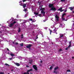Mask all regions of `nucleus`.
<instances>
[{
  "mask_svg": "<svg viewBox=\"0 0 74 74\" xmlns=\"http://www.w3.org/2000/svg\"><path fill=\"white\" fill-rule=\"evenodd\" d=\"M65 21H67V20H65Z\"/></svg>",
  "mask_w": 74,
  "mask_h": 74,
  "instance_id": "56",
  "label": "nucleus"
},
{
  "mask_svg": "<svg viewBox=\"0 0 74 74\" xmlns=\"http://www.w3.org/2000/svg\"><path fill=\"white\" fill-rule=\"evenodd\" d=\"M72 13H74V11L72 12Z\"/></svg>",
  "mask_w": 74,
  "mask_h": 74,
  "instance_id": "54",
  "label": "nucleus"
},
{
  "mask_svg": "<svg viewBox=\"0 0 74 74\" xmlns=\"http://www.w3.org/2000/svg\"><path fill=\"white\" fill-rule=\"evenodd\" d=\"M5 66H8V67H10V65H9V64H8L5 63Z\"/></svg>",
  "mask_w": 74,
  "mask_h": 74,
  "instance_id": "26",
  "label": "nucleus"
},
{
  "mask_svg": "<svg viewBox=\"0 0 74 74\" xmlns=\"http://www.w3.org/2000/svg\"><path fill=\"white\" fill-rule=\"evenodd\" d=\"M55 18L56 19H59V17L57 15V14L56 15Z\"/></svg>",
  "mask_w": 74,
  "mask_h": 74,
  "instance_id": "17",
  "label": "nucleus"
},
{
  "mask_svg": "<svg viewBox=\"0 0 74 74\" xmlns=\"http://www.w3.org/2000/svg\"><path fill=\"white\" fill-rule=\"evenodd\" d=\"M7 50L8 51H10L9 50V49H8V48H7Z\"/></svg>",
  "mask_w": 74,
  "mask_h": 74,
  "instance_id": "42",
  "label": "nucleus"
},
{
  "mask_svg": "<svg viewBox=\"0 0 74 74\" xmlns=\"http://www.w3.org/2000/svg\"><path fill=\"white\" fill-rule=\"evenodd\" d=\"M20 45L21 47H23V43H22L20 44Z\"/></svg>",
  "mask_w": 74,
  "mask_h": 74,
  "instance_id": "27",
  "label": "nucleus"
},
{
  "mask_svg": "<svg viewBox=\"0 0 74 74\" xmlns=\"http://www.w3.org/2000/svg\"><path fill=\"white\" fill-rule=\"evenodd\" d=\"M17 44H18V42L16 43V45H17Z\"/></svg>",
  "mask_w": 74,
  "mask_h": 74,
  "instance_id": "45",
  "label": "nucleus"
},
{
  "mask_svg": "<svg viewBox=\"0 0 74 74\" xmlns=\"http://www.w3.org/2000/svg\"><path fill=\"white\" fill-rule=\"evenodd\" d=\"M54 73H55L56 74H57L58 73V71H56V70H55L54 71Z\"/></svg>",
  "mask_w": 74,
  "mask_h": 74,
  "instance_id": "16",
  "label": "nucleus"
},
{
  "mask_svg": "<svg viewBox=\"0 0 74 74\" xmlns=\"http://www.w3.org/2000/svg\"><path fill=\"white\" fill-rule=\"evenodd\" d=\"M52 66H55V65L53 64H52Z\"/></svg>",
  "mask_w": 74,
  "mask_h": 74,
  "instance_id": "46",
  "label": "nucleus"
},
{
  "mask_svg": "<svg viewBox=\"0 0 74 74\" xmlns=\"http://www.w3.org/2000/svg\"><path fill=\"white\" fill-rule=\"evenodd\" d=\"M14 64H15L16 66H20V64L19 63L15 62Z\"/></svg>",
  "mask_w": 74,
  "mask_h": 74,
  "instance_id": "11",
  "label": "nucleus"
},
{
  "mask_svg": "<svg viewBox=\"0 0 74 74\" xmlns=\"http://www.w3.org/2000/svg\"><path fill=\"white\" fill-rule=\"evenodd\" d=\"M53 68V67L52 66H51L50 67V70H51V69H52V68Z\"/></svg>",
  "mask_w": 74,
  "mask_h": 74,
  "instance_id": "30",
  "label": "nucleus"
},
{
  "mask_svg": "<svg viewBox=\"0 0 74 74\" xmlns=\"http://www.w3.org/2000/svg\"><path fill=\"white\" fill-rule=\"evenodd\" d=\"M38 35H37L36 36V39H37V38H38Z\"/></svg>",
  "mask_w": 74,
  "mask_h": 74,
  "instance_id": "38",
  "label": "nucleus"
},
{
  "mask_svg": "<svg viewBox=\"0 0 74 74\" xmlns=\"http://www.w3.org/2000/svg\"><path fill=\"white\" fill-rule=\"evenodd\" d=\"M3 32V31L1 30L0 31V33H1H1H2Z\"/></svg>",
  "mask_w": 74,
  "mask_h": 74,
  "instance_id": "36",
  "label": "nucleus"
},
{
  "mask_svg": "<svg viewBox=\"0 0 74 74\" xmlns=\"http://www.w3.org/2000/svg\"><path fill=\"white\" fill-rule=\"evenodd\" d=\"M18 32H21V28H18Z\"/></svg>",
  "mask_w": 74,
  "mask_h": 74,
  "instance_id": "23",
  "label": "nucleus"
},
{
  "mask_svg": "<svg viewBox=\"0 0 74 74\" xmlns=\"http://www.w3.org/2000/svg\"><path fill=\"white\" fill-rule=\"evenodd\" d=\"M41 13L42 15H43V16H45V12L44 11H41Z\"/></svg>",
  "mask_w": 74,
  "mask_h": 74,
  "instance_id": "9",
  "label": "nucleus"
},
{
  "mask_svg": "<svg viewBox=\"0 0 74 74\" xmlns=\"http://www.w3.org/2000/svg\"><path fill=\"white\" fill-rule=\"evenodd\" d=\"M65 0H61V2H63V1H65Z\"/></svg>",
  "mask_w": 74,
  "mask_h": 74,
  "instance_id": "33",
  "label": "nucleus"
},
{
  "mask_svg": "<svg viewBox=\"0 0 74 74\" xmlns=\"http://www.w3.org/2000/svg\"><path fill=\"white\" fill-rule=\"evenodd\" d=\"M69 8V9H70V10H71V11H73V9H74V8L73 7H71Z\"/></svg>",
  "mask_w": 74,
  "mask_h": 74,
  "instance_id": "13",
  "label": "nucleus"
},
{
  "mask_svg": "<svg viewBox=\"0 0 74 74\" xmlns=\"http://www.w3.org/2000/svg\"><path fill=\"white\" fill-rule=\"evenodd\" d=\"M25 18H26V14H25Z\"/></svg>",
  "mask_w": 74,
  "mask_h": 74,
  "instance_id": "49",
  "label": "nucleus"
},
{
  "mask_svg": "<svg viewBox=\"0 0 74 74\" xmlns=\"http://www.w3.org/2000/svg\"><path fill=\"white\" fill-rule=\"evenodd\" d=\"M29 63L30 64H32V62H33V60H29Z\"/></svg>",
  "mask_w": 74,
  "mask_h": 74,
  "instance_id": "14",
  "label": "nucleus"
},
{
  "mask_svg": "<svg viewBox=\"0 0 74 74\" xmlns=\"http://www.w3.org/2000/svg\"><path fill=\"white\" fill-rule=\"evenodd\" d=\"M33 71V69H31L29 70H28L27 71V72H24L23 74H29V72H30V71Z\"/></svg>",
  "mask_w": 74,
  "mask_h": 74,
  "instance_id": "1",
  "label": "nucleus"
},
{
  "mask_svg": "<svg viewBox=\"0 0 74 74\" xmlns=\"http://www.w3.org/2000/svg\"><path fill=\"white\" fill-rule=\"evenodd\" d=\"M56 20L57 21H59V18H57Z\"/></svg>",
  "mask_w": 74,
  "mask_h": 74,
  "instance_id": "41",
  "label": "nucleus"
},
{
  "mask_svg": "<svg viewBox=\"0 0 74 74\" xmlns=\"http://www.w3.org/2000/svg\"><path fill=\"white\" fill-rule=\"evenodd\" d=\"M12 43H13V44H15V43H14V42H12Z\"/></svg>",
  "mask_w": 74,
  "mask_h": 74,
  "instance_id": "51",
  "label": "nucleus"
},
{
  "mask_svg": "<svg viewBox=\"0 0 74 74\" xmlns=\"http://www.w3.org/2000/svg\"><path fill=\"white\" fill-rule=\"evenodd\" d=\"M26 5H27V4L26 3L23 4V5H22V6L23 7V8H25L26 7Z\"/></svg>",
  "mask_w": 74,
  "mask_h": 74,
  "instance_id": "10",
  "label": "nucleus"
},
{
  "mask_svg": "<svg viewBox=\"0 0 74 74\" xmlns=\"http://www.w3.org/2000/svg\"><path fill=\"white\" fill-rule=\"evenodd\" d=\"M72 59H74V57H72Z\"/></svg>",
  "mask_w": 74,
  "mask_h": 74,
  "instance_id": "50",
  "label": "nucleus"
},
{
  "mask_svg": "<svg viewBox=\"0 0 74 74\" xmlns=\"http://www.w3.org/2000/svg\"><path fill=\"white\" fill-rule=\"evenodd\" d=\"M59 69V67H58V66H56L55 67V68L54 69V70H58V69Z\"/></svg>",
  "mask_w": 74,
  "mask_h": 74,
  "instance_id": "15",
  "label": "nucleus"
},
{
  "mask_svg": "<svg viewBox=\"0 0 74 74\" xmlns=\"http://www.w3.org/2000/svg\"><path fill=\"white\" fill-rule=\"evenodd\" d=\"M0 74H4V73L3 72H0Z\"/></svg>",
  "mask_w": 74,
  "mask_h": 74,
  "instance_id": "40",
  "label": "nucleus"
},
{
  "mask_svg": "<svg viewBox=\"0 0 74 74\" xmlns=\"http://www.w3.org/2000/svg\"><path fill=\"white\" fill-rule=\"evenodd\" d=\"M67 72H70L71 71L70 70H67Z\"/></svg>",
  "mask_w": 74,
  "mask_h": 74,
  "instance_id": "31",
  "label": "nucleus"
},
{
  "mask_svg": "<svg viewBox=\"0 0 74 74\" xmlns=\"http://www.w3.org/2000/svg\"><path fill=\"white\" fill-rule=\"evenodd\" d=\"M12 59V58H9V59L10 60H11Z\"/></svg>",
  "mask_w": 74,
  "mask_h": 74,
  "instance_id": "44",
  "label": "nucleus"
},
{
  "mask_svg": "<svg viewBox=\"0 0 74 74\" xmlns=\"http://www.w3.org/2000/svg\"><path fill=\"white\" fill-rule=\"evenodd\" d=\"M56 8L53 6V7L51 8L50 11H56Z\"/></svg>",
  "mask_w": 74,
  "mask_h": 74,
  "instance_id": "3",
  "label": "nucleus"
},
{
  "mask_svg": "<svg viewBox=\"0 0 74 74\" xmlns=\"http://www.w3.org/2000/svg\"><path fill=\"white\" fill-rule=\"evenodd\" d=\"M42 61H40V62L41 63H42Z\"/></svg>",
  "mask_w": 74,
  "mask_h": 74,
  "instance_id": "52",
  "label": "nucleus"
},
{
  "mask_svg": "<svg viewBox=\"0 0 74 74\" xmlns=\"http://www.w3.org/2000/svg\"><path fill=\"white\" fill-rule=\"evenodd\" d=\"M58 11H60V12H62L63 11H64V10H62V8L61 7L58 10Z\"/></svg>",
  "mask_w": 74,
  "mask_h": 74,
  "instance_id": "7",
  "label": "nucleus"
},
{
  "mask_svg": "<svg viewBox=\"0 0 74 74\" xmlns=\"http://www.w3.org/2000/svg\"><path fill=\"white\" fill-rule=\"evenodd\" d=\"M49 8H52L53 7V4H49Z\"/></svg>",
  "mask_w": 74,
  "mask_h": 74,
  "instance_id": "8",
  "label": "nucleus"
},
{
  "mask_svg": "<svg viewBox=\"0 0 74 74\" xmlns=\"http://www.w3.org/2000/svg\"><path fill=\"white\" fill-rule=\"evenodd\" d=\"M26 67H29V66L27 65L26 66Z\"/></svg>",
  "mask_w": 74,
  "mask_h": 74,
  "instance_id": "47",
  "label": "nucleus"
},
{
  "mask_svg": "<svg viewBox=\"0 0 74 74\" xmlns=\"http://www.w3.org/2000/svg\"><path fill=\"white\" fill-rule=\"evenodd\" d=\"M49 31L50 32V34H51V33L52 32V30H50Z\"/></svg>",
  "mask_w": 74,
  "mask_h": 74,
  "instance_id": "28",
  "label": "nucleus"
},
{
  "mask_svg": "<svg viewBox=\"0 0 74 74\" xmlns=\"http://www.w3.org/2000/svg\"><path fill=\"white\" fill-rule=\"evenodd\" d=\"M69 48H70V47H67L65 49V50H68V49H69Z\"/></svg>",
  "mask_w": 74,
  "mask_h": 74,
  "instance_id": "29",
  "label": "nucleus"
},
{
  "mask_svg": "<svg viewBox=\"0 0 74 74\" xmlns=\"http://www.w3.org/2000/svg\"><path fill=\"white\" fill-rule=\"evenodd\" d=\"M31 49L30 48L29 49Z\"/></svg>",
  "mask_w": 74,
  "mask_h": 74,
  "instance_id": "55",
  "label": "nucleus"
},
{
  "mask_svg": "<svg viewBox=\"0 0 74 74\" xmlns=\"http://www.w3.org/2000/svg\"><path fill=\"white\" fill-rule=\"evenodd\" d=\"M39 16H41V14H40L39 15H38Z\"/></svg>",
  "mask_w": 74,
  "mask_h": 74,
  "instance_id": "48",
  "label": "nucleus"
},
{
  "mask_svg": "<svg viewBox=\"0 0 74 74\" xmlns=\"http://www.w3.org/2000/svg\"><path fill=\"white\" fill-rule=\"evenodd\" d=\"M32 46V45L29 44L26 47L27 48H31Z\"/></svg>",
  "mask_w": 74,
  "mask_h": 74,
  "instance_id": "6",
  "label": "nucleus"
},
{
  "mask_svg": "<svg viewBox=\"0 0 74 74\" xmlns=\"http://www.w3.org/2000/svg\"><path fill=\"white\" fill-rule=\"evenodd\" d=\"M21 36V38L22 39V38H23V35L22 34Z\"/></svg>",
  "mask_w": 74,
  "mask_h": 74,
  "instance_id": "25",
  "label": "nucleus"
},
{
  "mask_svg": "<svg viewBox=\"0 0 74 74\" xmlns=\"http://www.w3.org/2000/svg\"><path fill=\"white\" fill-rule=\"evenodd\" d=\"M17 16H18V15H17Z\"/></svg>",
  "mask_w": 74,
  "mask_h": 74,
  "instance_id": "59",
  "label": "nucleus"
},
{
  "mask_svg": "<svg viewBox=\"0 0 74 74\" xmlns=\"http://www.w3.org/2000/svg\"><path fill=\"white\" fill-rule=\"evenodd\" d=\"M24 11L25 12H26V11H27V9H24Z\"/></svg>",
  "mask_w": 74,
  "mask_h": 74,
  "instance_id": "35",
  "label": "nucleus"
},
{
  "mask_svg": "<svg viewBox=\"0 0 74 74\" xmlns=\"http://www.w3.org/2000/svg\"><path fill=\"white\" fill-rule=\"evenodd\" d=\"M8 74H10L9 73H8Z\"/></svg>",
  "mask_w": 74,
  "mask_h": 74,
  "instance_id": "58",
  "label": "nucleus"
},
{
  "mask_svg": "<svg viewBox=\"0 0 74 74\" xmlns=\"http://www.w3.org/2000/svg\"><path fill=\"white\" fill-rule=\"evenodd\" d=\"M13 70H11V71H13Z\"/></svg>",
  "mask_w": 74,
  "mask_h": 74,
  "instance_id": "53",
  "label": "nucleus"
},
{
  "mask_svg": "<svg viewBox=\"0 0 74 74\" xmlns=\"http://www.w3.org/2000/svg\"><path fill=\"white\" fill-rule=\"evenodd\" d=\"M23 2H25V1H26V0H23Z\"/></svg>",
  "mask_w": 74,
  "mask_h": 74,
  "instance_id": "39",
  "label": "nucleus"
},
{
  "mask_svg": "<svg viewBox=\"0 0 74 74\" xmlns=\"http://www.w3.org/2000/svg\"><path fill=\"white\" fill-rule=\"evenodd\" d=\"M62 19H63V21H64V20H65V18H63V17H62Z\"/></svg>",
  "mask_w": 74,
  "mask_h": 74,
  "instance_id": "34",
  "label": "nucleus"
},
{
  "mask_svg": "<svg viewBox=\"0 0 74 74\" xmlns=\"http://www.w3.org/2000/svg\"><path fill=\"white\" fill-rule=\"evenodd\" d=\"M67 8H65V10L64 11V12H65L67 11Z\"/></svg>",
  "mask_w": 74,
  "mask_h": 74,
  "instance_id": "37",
  "label": "nucleus"
},
{
  "mask_svg": "<svg viewBox=\"0 0 74 74\" xmlns=\"http://www.w3.org/2000/svg\"><path fill=\"white\" fill-rule=\"evenodd\" d=\"M62 37H63V35L62 34V35H60V38H62Z\"/></svg>",
  "mask_w": 74,
  "mask_h": 74,
  "instance_id": "24",
  "label": "nucleus"
},
{
  "mask_svg": "<svg viewBox=\"0 0 74 74\" xmlns=\"http://www.w3.org/2000/svg\"><path fill=\"white\" fill-rule=\"evenodd\" d=\"M56 31H57V29H56V28H55L53 30V32H52L53 33H56V34H58V33L56 32Z\"/></svg>",
  "mask_w": 74,
  "mask_h": 74,
  "instance_id": "5",
  "label": "nucleus"
},
{
  "mask_svg": "<svg viewBox=\"0 0 74 74\" xmlns=\"http://www.w3.org/2000/svg\"><path fill=\"white\" fill-rule=\"evenodd\" d=\"M44 8H40V11H44Z\"/></svg>",
  "mask_w": 74,
  "mask_h": 74,
  "instance_id": "22",
  "label": "nucleus"
},
{
  "mask_svg": "<svg viewBox=\"0 0 74 74\" xmlns=\"http://www.w3.org/2000/svg\"><path fill=\"white\" fill-rule=\"evenodd\" d=\"M16 22L15 21H14V22H13L12 23H11V24H10L9 26V27H12L13 26H14V25L15 23H16Z\"/></svg>",
  "mask_w": 74,
  "mask_h": 74,
  "instance_id": "2",
  "label": "nucleus"
},
{
  "mask_svg": "<svg viewBox=\"0 0 74 74\" xmlns=\"http://www.w3.org/2000/svg\"><path fill=\"white\" fill-rule=\"evenodd\" d=\"M22 1H20V2H19V5H21V6H22L23 5V3H22Z\"/></svg>",
  "mask_w": 74,
  "mask_h": 74,
  "instance_id": "12",
  "label": "nucleus"
},
{
  "mask_svg": "<svg viewBox=\"0 0 74 74\" xmlns=\"http://www.w3.org/2000/svg\"><path fill=\"white\" fill-rule=\"evenodd\" d=\"M71 42L70 41L69 42V45L68 46V47H71Z\"/></svg>",
  "mask_w": 74,
  "mask_h": 74,
  "instance_id": "19",
  "label": "nucleus"
},
{
  "mask_svg": "<svg viewBox=\"0 0 74 74\" xmlns=\"http://www.w3.org/2000/svg\"><path fill=\"white\" fill-rule=\"evenodd\" d=\"M33 67L34 68V69L35 70H37V66L36 65H33Z\"/></svg>",
  "mask_w": 74,
  "mask_h": 74,
  "instance_id": "4",
  "label": "nucleus"
},
{
  "mask_svg": "<svg viewBox=\"0 0 74 74\" xmlns=\"http://www.w3.org/2000/svg\"><path fill=\"white\" fill-rule=\"evenodd\" d=\"M10 55H11V56H15V55L14 54H13L12 53H10Z\"/></svg>",
  "mask_w": 74,
  "mask_h": 74,
  "instance_id": "20",
  "label": "nucleus"
},
{
  "mask_svg": "<svg viewBox=\"0 0 74 74\" xmlns=\"http://www.w3.org/2000/svg\"><path fill=\"white\" fill-rule=\"evenodd\" d=\"M30 74H32V73H30Z\"/></svg>",
  "mask_w": 74,
  "mask_h": 74,
  "instance_id": "57",
  "label": "nucleus"
},
{
  "mask_svg": "<svg viewBox=\"0 0 74 74\" xmlns=\"http://www.w3.org/2000/svg\"><path fill=\"white\" fill-rule=\"evenodd\" d=\"M34 14H35L36 15H38V13H37L36 12H34Z\"/></svg>",
  "mask_w": 74,
  "mask_h": 74,
  "instance_id": "18",
  "label": "nucleus"
},
{
  "mask_svg": "<svg viewBox=\"0 0 74 74\" xmlns=\"http://www.w3.org/2000/svg\"><path fill=\"white\" fill-rule=\"evenodd\" d=\"M62 49H60L59 50V51H62Z\"/></svg>",
  "mask_w": 74,
  "mask_h": 74,
  "instance_id": "43",
  "label": "nucleus"
},
{
  "mask_svg": "<svg viewBox=\"0 0 74 74\" xmlns=\"http://www.w3.org/2000/svg\"><path fill=\"white\" fill-rule=\"evenodd\" d=\"M66 15V14L65 13L63 14L62 16V17L63 18V17H64V15Z\"/></svg>",
  "mask_w": 74,
  "mask_h": 74,
  "instance_id": "21",
  "label": "nucleus"
},
{
  "mask_svg": "<svg viewBox=\"0 0 74 74\" xmlns=\"http://www.w3.org/2000/svg\"><path fill=\"white\" fill-rule=\"evenodd\" d=\"M29 21H33V19H32V18H29Z\"/></svg>",
  "mask_w": 74,
  "mask_h": 74,
  "instance_id": "32",
  "label": "nucleus"
}]
</instances>
